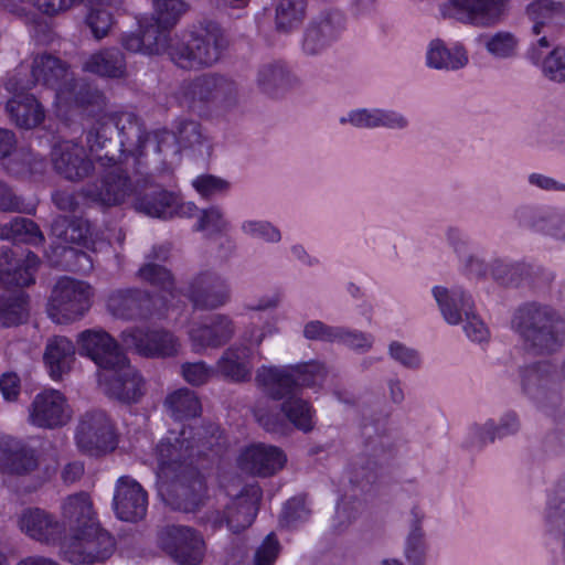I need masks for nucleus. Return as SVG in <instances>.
I'll use <instances>...</instances> for the list:
<instances>
[{"label": "nucleus", "mask_w": 565, "mask_h": 565, "mask_svg": "<svg viewBox=\"0 0 565 565\" xmlns=\"http://www.w3.org/2000/svg\"><path fill=\"white\" fill-rule=\"evenodd\" d=\"M544 74L555 82L565 81V47H555L542 61Z\"/></svg>", "instance_id": "774afa93"}, {"label": "nucleus", "mask_w": 565, "mask_h": 565, "mask_svg": "<svg viewBox=\"0 0 565 565\" xmlns=\"http://www.w3.org/2000/svg\"><path fill=\"white\" fill-rule=\"evenodd\" d=\"M186 297L195 309L213 310L230 301L231 291L224 277L215 271L205 270L190 281Z\"/></svg>", "instance_id": "b1692460"}, {"label": "nucleus", "mask_w": 565, "mask_h": 565, "mask_svg": "<svg viewBox=\"0 0 565 565\" xmlns=\"http://www.w3.org/2000/svg\"><path fill=\"white\" fill-rule=\"evenodd\" d=\"M306 7V0H279L275 14L276 29L288 33L297 28L305 18Z\"/></svg>", "instance_id": "8fccbe9b"}, {"label": "nucleus", "mask_w": 565, "mask_h": 565, "mask_svg": "<svg viewBox=\"0 0 565 565\" xmlns=\"http://www.w3.org/2000/svg\"><path fill=\"white\" fill-rule=\"evenodd\" d=\"M6 169L13 175L34 173L42 166V159L38 158L31 150L25 148L14 149Z\"/></svg>", "instance_id": "bf43d9fd"}, {"label": "nucleus", "mask_w": 565, "mask_h": 565, "mask_svg": "<svg viewBox=\"0 0 565 565\" xmlns=\"http://www.w3.org/2000/svg\"><path fill=\"white\" fill-rule=\"evenodd\" d=\"M513 218L520 227L565 243V210L534 204L519 205Z\"/></svg>", "instance_id": "a211bd4d"}, {"label": "nucleus", "mask_w": 565, "mask_h": 565, "mask_svg": "<svg viewBox=\"0 0 565 565\" xmlns=\"http://www.w3.org/2000/svg\"><path fill=\"white\" fill-rule=\"evenodd\" d=\"M26 90H9L13 96L7 102L6 111L15 126L32 129L42 124L45 110L36 97Z\"/></svg>", "instance_id": "c9c22d12"}, {"label": "nucleus", "mask_w": 565, "mask_h": 565, "mask_svg": "<svg viewBox=\"0 0 565 565\" xmlns=\"http://www.w3.org/2000/svg\"><path fill=\"white\" fill-rule=\"evenodd\" d=\"M339 122L349 124L356 129H379V107L351 109L340 117Z\"/></svg>", "instance_id": "e2e57ef3"}, {"label": "nucleus", "mask_w": 565, "mask_h": 565, "mask_svg": "<svg viewBox=\"0 0 565 565\" xmlns=\"http://www.w3.org/2000/svg\"><path fill=\"white\" fill-rule=\"evenodd\" d=\"M84 70L103 77L119 78L126 73V58L118 49H105L93 54Z\"/></svg>", "instance_id": "79ce46f5"}, {"label": "nucleus", "mask_w": 565, "mask_h": 565, "mask_svg": "<svg viewBox=\"0 0 565 565\" xmlns=\"http://www.w3.org/2000/svg\"><path fill=\"white\" fill-rule=\"evenodd\" d=\"M239 232L246 238L269 245L279 244L282 239L280 228L266 218H245L239 223Z\"/></svg>", "instance_id": "09e8293b"}, {"label": "nucleus", "mask_w": 565, "mask_h": 565, "mask_svg": "<svg viewBox=\"0 0 565 565\" xmlns=\"http://www.w3.org/2000/svg\"><path fill=\"white\" fill-rule=\"evenodd\" d=\"M99 380L106 384L107 393L120 402L136 403L143 395L142 377L130 365L127 356L122 365L115 366L108 373H102Z\"/></svg>", "instance_id": "2f4dec72"}, {"label": "nucleus", "mask_w": 565, "mask_h": 565, "mask_svg": "<svg viewBox=\"0 0 565 565\" xmlns=\"http://www.w3.org/2000/svg\"><path fill=\"white\" fill-rule=\"evenodd\" d=\"M62 510L70 527V534H74L77 526L83 530L98 522L90 498L85 492L70 495L65 500Z\"/></svg>", "instance_id": "a19ab883"}, {"label": "nucleus", "mask_w": 565, "mask_h": 565, "mask_svg": "<svg viewBox=\"0 0 565 565\" xmlns=\"http://www.w3.org/2000/svg\"><path fill=\"white\" fill-rule=\"evenodd\" d=\"M38 467L35 451L22 440H14L10 451L2 461L0 472L10 476H24Z\"/></svg>", "instance_id": "37998d69"}, {"label": "nucleus", "mask_w": 565, "mask_h": 565, "mask_svg": "<svg viewBox=\"0 0 565 565\" xmlns=\"http://www.w3.org/2000/svg\"><path fill=\"white\" fill-rule=\"evenodd\" d=\"M522 393L536 407L555 422L565 417L563 396L557 388L558 365L550 360L531 363L519 369Z\"/></svg>", "instance_id": "1a4fd4ad"}, {"label": "nucleus", "mask_w": 565, "mask_h": 565, "mask_svg": "<svg viewBox=\"0 0 565 565\" xmlns=\"http://www.w3.org/2000/svg\"><path fill=\"white\" fill-rule=\"evenodd\" d=\"M138 25L143 42V55H159L163 52L169 54V30L149 17L140 19Z\"/></svg>", "instance_id": "49530a36"}, {"label": "nucleus", "mask_w": 565, "mask_h": 565, "mask_svg": "<svg viewBox=\"0 0 565 565\" xmlns=\"http://www.w3.org/2000/svg\"><path fill=\"white\" fill-rule=\"evenodd\" d=\"M468 54L462 45L447 46L440 39L431 40L426 51V65L429 68L454 72L468 64Z\"/></svg>", "instance_id": "ea45409f"}, {"label": "nucleus", "mask_w": 565, "mask_h": 565, "mask_svg": "<svg viewBox=\"0 0 565 565\" xmlns=\"http://www.w3.org/2000/svg\"><path fill=\"white\" fill-rule=\"evenodd\" d=\"M100 119L102 116L86 130V145L89 151L97 156L98 160L106 161V163L113 167L105 171L98 181L87 184L82 193L89 202L110 207L124 203L131 194L137 195L139 188H146L150 182V178L156 173H160V171L147 173L145 168L139 170L135 164L132 156H128V153H125L121 158L111 160L107 157V147L93 149L92 145L88 142V132Z\"/></svg>", "instance_id": "20e7f679"}, {"label": "nucleus", "mask_w": 565, "mask_h": 565, "mask_svg": "<svg viewBox=\"0 0 565 565\" xmlns=\"http://www.w3.org/2000/svg\"><path fill=\"white\" fill-rule=\"evenodd\" d=\"M281 412L299 430L308 433L313 428L312 417L315 411L308 402L298 397V395L284 401Z\"/></svg>", "instance_id": "3c124183"}, {"label": "nucleus", "mask_w": 565, "mask_h": 565, "mask_svg": "<svg viewBox=\"0 0 565 565\" xmlns=\"http://www.w3.org/2000/svg\"><path fill=\"white\" fill-rule=\"evenodd\" d=\"M252 369L249 349L236 344L228 347L214 366L215 374L233 383L249 381Z\"/></svg>", "instance_id": "4c0bfd02"}, {"label": "nucleus", "mask_w": 565, "mask_h": 565, "mask_svg": "<svg viewBox=\"0 0 565 565\" xmlns=\"http://www.w3.org/2000/svg\"><path fill=\"white\" fill-rule=\"evenodd\" d=\"M228 45L222 26L213 20L195 25L184 41L170 43V60L183 70H200L214 65Z\"/></svg>", "instance_id": "0eeeda50"}, {"label": "nucleus", "mask_w": 565, "mask_h": 565, "mask_svg": "<svg viewBox=\"0 0 565 565\" xmlns=\"http://www.w3.org/2000/svg\"><path fill=\"white\" fill-rule=\"evenodd\" d=\"M85 22L93 36L96 40H102L110 31L114 17L108 9L97 6L89 9Z\"/></svg>", "instance_id": "680f3d73"}, {"label": "nucleus", "mask_w": 565, "mask_h": 565, "mask_svg": "<svg viewBox=\"0 0 565 565\" xmlns=\"http://www.w3.org/2000/svg\"><path fill=\"white\" fill-rule=\"evenodd\" d=\"M201 455H204V451L193 445L184 429L179 435L172 434L157 446V477L168 482L169 478L196 468L195 457Z\"/></svg>", "instance_id": "4468645a"}, {"label": "nucleus", "mask_w": 565, "mask_h": 565, "mask_svg": "<svg viewBox=\"0 0 565 565\" xmlns=\"http://www.w3.org/2000/svg\"><path fill=\"white\" fill-rule=\"evenodd\" d=\"M175 131L158 130L147 132L142 120L131 111H115L102 115V119L88 132V142L93 149L107 147V157L111 160L125 153L132 156L139 170L163 172L169 168L170 159L181 150H188L196 157H209L212 142L200 122L192 119H178Z\"/></svg>", "instance_id": "f257e3e1"}, {"label": "nucleus", "mask_w": 565, "mask_h": 565, "mask_svg": "<svg viewBox=\"0 0 565 565\" xmlns=\"http://www.w3.org/2000/svg\"><path fill=\"white\" fill-rule=\"evenodd\" d=\"M30 419L33 425L43 428L65 425L70 419V411L64 395L56 390L39 393L31 404Z\"/></svg>", "instance_id": "c756f323"}, {"label": "nucleus", "mask_w": 565, "mask_h": 565, "mask_svg": "<svg viewBox=\"0 0 565 565\" xmlns=\"http://www.w3.org/2000/svg\"><path fill=\"white\" fill-rule=\"evenodd\" d=\"M487 52L495 58H510L515 55L519 41L509 31H498L480 38Z\"/></svg>", "instance_id": "864d4df0"}, {"label": "nucleus", "mask_w": 565, "mask_h": 565, "mask_svg": "<svg viewBox=\"0 0 565 565\" xmlns=\"http://www.w3.org/2000/svg\"><path fill=\"white\" fill-rule=\"evenodd\" d=\"M121 342L146 358H170L179 351L178 339L164 329L129 328L121 332Z\"/></svg>", "instance_id": "aec40b11"}, {"label": "nucleus", "mask_w": 565, "mask_h": 565, "mask_svg": "<svg viewBox=\"0 0 565 565\" xmlns=\"http://www.w3.org/2000/svg\"><path fill=\"white\" fill-rule=\"evenodd\" d=\"M28 295L18 292L0 297V324L3 327L17 326L23 322L26 316Z\"/></svg>", "instance_id": "603ef678"}, {"label": "nucleus", "mask_w": 565, "mask_h": 565, "mask_svg": "<svg viewBox=\"0 0 565 565\" xmlns=\"http://www.w3.org/2000/svg\"><path fill=\"white\" fill-rule=\"evenodd\" d=\"M335 343L344 345L353 352L364 354L373 349L375 337L370 332L339 326Z\"/></svg>", "instance_id": "6e6d98bb"}, {"label": "nucleus", "mask_w": 565, "mask_h": 565, "mask_svg": "<svg viewBox=\"0 0 565 565\" xmlns=\"http://www.w3.org/2000/svg\"><path fill=\"white\" fill-rule=\"evenodd\" d=\"M235 333L234 321L226 315L215 313L189 331L192 349L196 353L225 345Z\"/></svg>", "instance_id": "cd10ccee"}, {"label": "nucleus", "mask_w": 565, "mask_h": 565, "mask_svg": "<svg viewBox=\"0 0 565 565\" xmlns=\"http://www.w3.org/2000/svg\"><path fill=\"white\" fill-rule=\"evenodd\" d=\"M525 143L536 149H565V135L548 125H540L527 132Z\"/></svg>", "instance_id": "5fc2aeb1"}, {"label": "nucleus", "mask_w": 565, "mask_h": 565, "mask_svg": "<svg viewBox=\"0 0 565 565\" xmlns=\"http://www.w3.org/2000/svg\"><path fill=\"white\" fill-rule=\"evenodd\" d=\"M55 171L70 181H79L93 171L94 164L83 146L74 141H62L52 151Z\"/></svg>", "instance_id": "7c9ffc66"}, {"label": "nucleus", "mask_w": 565, "mask_h": 565, "mask_svg": "<svg viewBox=\"0 0 565 565\" xmlns=\"http://www.w3.org/2000/svg\"><path fill=\"white\" fill-rule=\"evenodd\" d=\"M508 10V0H448L446 14L461 23L492 26L500 23Z\"/></svg>", "instance_id": "412c9836"}, {"label": "nucleus", "mask_w": 565, "mask_h": 565, "mask_svg": "<svg viewBox=\"0 0 565 565\" xmlns=\"http://www.w3.org/2000/svg\"><path fill=\"white\" fill-rule=\"evenodd\" d=\"M185 11L186 4L182 0H153V13L149 18L169 30Z\"/></svg>", "instance_id": "4d7b16f0"}, {"label": "nucleus", "mask_w": 565, "mask_h": 565, "mask_svg": "<svg viewBox=\"0 0 565 565\" xmlns=\"http://www.w3.org/2000/svg\"><path fill=\"white\" fill-rule=\"evenodd\" d=\"M230 222L226 218L224 211L217 205H212L207 209L201 210L194 225V230L198 232L209 231L213 234L226 232Z\"/></svg>", "instance_id": "13d9d810"}, {"label": "nucleus", "mask_w": 565, "mask_h": 565, "mask_svg": "<svg viewBox=\"0 0 565 565\" xmlns=\"http://www.w3.org/2000/svg\"><path fill=\"white\" fill-rule=\"evenodd\" d=\"M286 455L276 446L256 444L247 447L239 456L242 470L257 476H271L281 469Z\"/></svg>", "instance_id": "72a5a7b5"}, {"label": "nucleus", "mask_w": 565, "mask_h": 565, "mask_svg": "<svg viewBox=\"0 0 565 565\" xmlns=\"http://www.w3.org/2000/svg\"><path fill=\"white\" fill-rule=\"evenodd\" d=\"M347 28L343 13L324 11L310 19L302 31L300 51L307 57H318L331 49Z\"/></svg>", "instance_id": "ddd939ff"}, {"label": "nucleus", "mask_w": 565, "mask_h": 565, "mask_svg": "<svg viewBox=\"0 0 565 565\" xmlns=\"http://www.w3.org/2000/svg\"><path fill=\"white\" fill-rule=\"evenodd\" d=\"M168 481L171 486L166 501L173 510L191 513L204 504L206 486L198 468L188 469Z\"/></svg>", "instance_id": "5701e85b"}, {"label": "nucleus", "mask_w": 565, "mask_h": 565, "mask_svg": "<svg viewBox=\"0 0 565 565\" xmlns=\"http://www.w3.org/2000/svg\"><path fill=\"white\" fill-rule=\"evenodd\" d=\"M387 355L391 360L408 370H416L422 364L420 354L416 349L396 340L388 343Z\"/></svg>", "instance_id": "338daca9"}, {"label": "nucleus", "mask_w": 565, "mask_h": 565, "mask_svg": "<svg viewBox=\"0 0 565 565\" xmlns=\"http://www.w3.org/2000/svg\"><path fill=\"white\" fill-rule=\"evenodd\" d=\"M492 418L483 424H472L469 426L462 447L468 450H481L488 443H493L495 437L492 433Z\"/></svg>", "instance_id": "69168bd1"}, {"label": "nucleus", "mask_w": 565, "mask_h": 565, "mask_svg": "<svg viewBox=\"0 0 565 565\" xmlns=\"http://www.w3.org/2000/svg\"><path fill=\"white\" fill-rule=\"evenodd\" d=\"M170 244L154 245L145 256V264L138 269V277L164 295L157 297L140 288L113 290L107 297V309L122 320H147L161 318L168 307V297H173L174 279L166 263L170 258Z\"/></svg>", "instance_id": "7ed1b4c3"}, {"label": "nucleus", "mask_w": 565, "mask_h": 565, "mask_svg": "<svg viewBox=\"0 0 565 565\" xmlns=\"http://www.w3.org/2000/svg\"><path fill=\"white\" fill-rule=\"evenodd\" d=\"M262 489L257 484L246 486L239 495H237L223 514L216 512L212 522L213 526L221 527L226 522L227 527L233 533H241L252 525L262 499Z\"/></svg>", "instance_id": "393cba45"}, {"label": "nucleus", "mask_w": 565, "mask_h": 565, "mask_svg": "<svg viewBox=\"0 0 565 565\" xmlns=\"http://www.w3.org/2000/svg\"><path fill=\"white\" fill-rule=\"evenodd\" d=\"M510 323L524 347L535 354H553L565 343V318L550 305L523 302L512 312Z\"/></svg>", "instance_id": "423d86ee"}, {"label": "nucleus", "mask_w": 565, "mask_h": 565, "mask_svg": "<svg viewBox=\"0 0 565 565\" xmlns=\"http://www.w3.org/2000/svg\"><path fill=\"white\" fill-rule=\"evenodd\" d=\"M134 206L140 213L161 220L192 217L199 211L193 202H182L175 193L160 186H150L143 193L138 191Z\"/></svg>", "instance_id": "f3484780"}, {"label": "nucleus", "mask_w": 565, "mask_h": 565, "mask_svg": "<svg viewBox=\"0 0 565 565\" xmlns=\"http://www.w3.org/2000/svg\"><path fill=\"white\" fill-rule=\"evenodd\" d=\"M490 273L493 280L504 287H519L522 284H527L539 288L553 279L552 273L539 265L502 258H497L491 263Z\"/></svg>", "instance_id": "a878e982"}, {"label": "nucleus", "mask_w": 565, "mask_h": 565, "mask_svg": "<svg viewBox=\"0 0 565 565\" xmlns=\"http://www.w3.org/2000/svg\"><path fill=\"white\" fill-rule=\"evenodd\" d=\"M148 508V494L139 482L124 476L117 481L114 493V510L118 519L137 522L145 518Z\"/></svg>", "instance_id": "c85d7f7f"}, {"label": "nucleus", "mask_w": 565, "mask_h": 565, "mask_svg": "<svg viewBox=\"0 0 565 565\" xmlns=\"http://www.w3.org/2000/svg\"><path fill=\"white\" fill-rule=\"evenodd\" d=\"M36 84L53 89L58 99L79 106L97 103L100 98L98 90L75 81L64 61L47 53L34 56L29 77L25 70L19 67L4 86L7 90H15L31 89Z\"/></svg>", "instance_id": "39448f33"}, {"label": "nucleus", "mask_w": 565, "mask_h": 565, "mask_svg": "<svg viewBox=\"0 0 565 565\" xmlns=\"http://www.w3.org/2000/svg\"><path fill=\"white\" fill-rule=\"evenodd\" d=\"M182 90L192 108L231 109L239 100L238 83L233 77L216 72L193 77L183 85Z\"/></svg>", "instance_id": "9d476101"}, {"label": "nucleus", "mask_w": 565, "mask_h": 565, "mask_svg": "<svg viewBox=\"0 0 565 565\" xmlns=\"http://www.w3.org/2000/svg\"><path fill=\"white\" fill-rule=\"evenodd\" d=\"M0 239L36 245L43 242L44 237L32 220L15 216L8 222L0 223Z\"/></svg>", "instance_id": "c03bdc74"}, {"label": "nucleus", "mask_w": 565, "mask_h": 565, "mask_svg": "<svg viewBox=\"0 0 565 565\" xmlns=\"http://www.w3.org/2000/svg\"><path fill=\"white\" fill-rule=\"evenodd\" d=\"M192 186L204 199L224 195L230 190V182L213 174H200L192 180Z\"/></svg>", "instance_id": "052dcab7"}, {"label": "nucleus", "mask_w": 565, "mask_h": 565, "mask_svg": "<svg viewBox=\"0 0 565 565\" xmlns=\"http://www.w3.org/2000/svg\"><path fill=\"white\" fill-rule=\"evenodd\" d=\"M53 253L55 259H51L53 266L63 270L86 274L93 269L90 256L76 247L68 245H57Z\"/></svg>", "instance_id": "de8ad7c7"}, {"label": "nucleus", "mask_w": 565, "mask_h": 565, "mask_svg": "<svg viewBox=\"0 0 565 565\" xmlns=\"http://www.w3.org/2000/svg\"><path fill=\"white\" fill-rule=\"evenodd\" d=\"M20 531L29 539L45 545H57L65 540V524L41 508H26L18 518Z\"/></svg>", "instance_id": "4be33fe9"}, {"label": "nucleus", "mask_w": 565, "mask_h": 565, "mask_svg": "<svg viewBox=\"0 0 565 565\" xmlns=\"http://www.w3.org/2000/svg\"><path fill=\"white\" fill-rule=\"evenodd\" d=\"M257 88L269 97H278L299 84L298 77L282 60H267L256 70Z\"/></svg>", "instance_id": "473e14b6"}, {"label": "nucleus", "mask_w": 565, "mask_h": 565, "mask_svg": "<svg viewBox=\"0 0 565 565\" xmlns=\"http://www.w3.org/2000/svg\"><path fill=\"white\" fill-rule=\"evenodd\" d=\"M162 550L180 565H199L204 556L202 535L186 525H167L159 533Z\"/></svg>", "instance_id": "dca6fc26"}, {"label": "nucleus", "mask_w": 565, "mask_h": 565, "mask_svg": "<svg viewBox=\"0 0 565 565\" xmlns=\"http://www.w3.org/2000/svg\"><path fill=\"white\" fill-rule=\"evenodd\" d=\"M280 552L281 545L275 533L270 532L255 548L250 565H275Z\"/></svg>", "instance_id": "0e129e2a"}, {"label": "nucleus", "mask_w": 565, "mask_h": 565, "mask_svg": "<svg viewBox=\"0 0 565 565\" xmlns=\"http://www.w3.org/2000/svg\"><path fill=\"white\" fill-rule=\"evenodd\" d=\"M328 371L324 363L310 360L288 365H263L256 372V383L276 401H287L298 395L302 387L321 386Z\"/></svg>", "instance_id": "6e6552de"}, {"label": "nucleus", "mask_w": 565, "mask_h": 565, "mask_svg": "<svg viewBox=\"0 0 565 565\" xmlns=\"http://www.w3.org/2000/svg\"><path fill=\"white\" fill-rule=\"evenodd\" d=\"M90 308V287L84 281L62 278L47 303L52 321L64 324L82 318Z\"/></svg>", "instance_id": "f8f14e48"}, {"label": "nucleus", "mask_w": 565, "mask_h": 565, "mask_svg": "<svg viewBox=\"0 0 565 565\" xmlns=\"http://www.w3.org/2000/svg\"><path fill=\"white\" fill-rule=\"evenodd\" d=\"M76 445L81 451L98 456L116 447L114 425L104 411H89L81 416L75 433Z\"/></svg>", "instance_id": "2eb2a0df"}, {"label": "nucleus", "mask_w": 565, "mask_h": 565, "mask_svg": "<svg viewBox=\"0 0 565 565\" xmlns=\"http://www.w3.org/2000/svg\"><path fill=\"white\" fill-rule=\"evenodd\" d=\"M78 353L89 358L103 373L125 363L118 342L103 329H87L77 337Z\"/></svg>", "instance_id": "6ab92c4d"}, {"label": "nucleus", "mask_w": 565, "mask_h": 565, "mask_svg": "<svg viewBox=\"0 0 565 565\" xmlns=\"http://www.w3.org/2000/svg\"><path fill=\"white\" fill-rule=\"evenodd\" d=\"M115 539L99 522L75 530L62 543L63 557L75 565H92L109 558L115 551Z\"/></svg>", "instance_id": "9b49d317"}, {"label": "nucleus", "mask_w": 565, "mask_h": 565, "mask_svg": "<svg viewBox=\"0 0 565 565\" xmlns=\"http://www.w3.org/2000/svg\"><path fill=\"white\" fill-rule=\"evenodd\" d=\"M39 263V257L32 252L22 258L9 247L0 248V286L23 288L34 284Z\"/></svg>", "instance_id": "bb28decb"}, {"label": "nucleus", "mask_w": 565, "mask_h": 565, "mask_svg": "<svg viewBox=\"0 0 565 565\" xmlns=\"http://www.w3.org/2000/svg\"><path fill=\"white\" fill-rule=\"evenodd\" d=\"M75 353L74 343L66 337L54 335L47 340L43 361L52 380L60 381L71 371Z\"/></svg>", "instance_id": "58836bf2"}, {"label": "nucleus", "mask_w": 565, "mask_h": 565, "mask_svg": "<svg viewBox=\"0 0 565 565\" xmlns=\"http://www.w3.org/2000/svg\"><path fill=\"white\" fill-rule=\"evenodd\" d=\"M425 512L414 505L409 512L408 532L403 544V556L408 565H427L429 545L423 529Z\"/></svg>", "instance_id": "e433bc0d"}, {"label": "nucleus", "mask_w": 565, "mask_h": 565, "mask_svg": "<svg viewBox=\"0 0 565 565\" xmlns=\"http://www.w3.org/2000/svg\"><path fill=\"white\" fill-rule=\"evenodd\" d=\"M167 412L175 420L192 418L201 413V403L196 394L189 388H179L164 399Z\"/></svg>", "instance_id": "a18cd8bd"}, {"label": "nucleus", "mask_w": 565, "mask_h": 565, "mask_svg": "<svg viewBox=\"0 0 565 565\" xmlns=\"http://www.w3.org/2000/svg\"><path fill=\"white\" fill-rule=\"evenodd\" d=\"M393 411L385 403L363 407L361 412V449L348 471L350 493L338 502L335 521L342 529L360 513V494L371 491L381 476L383 466L392 457V443L387 435V424Z\"/></svg>", "instance_id": "f03ea898"}, {"label": "nucleus", "mask_w": 565, "mask_h": 565, "mask_svg": "<svg viewBox=\"0 0 565 565\" xmlns=\"http://www.w3.org/2000/svg\"><path fill=\"white\" fill-rule=\"evenodd\" d=\"M431 294L443 318L449 324L456 326L463 322V317L471 313V310L475 309V301L471 295L463 290L462 287L454 286L447 288L445 286H434Z\"/></svg>", "instance_id": "f704fd0d"}]
</instances>
